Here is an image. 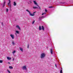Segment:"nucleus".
<instances>
[{
    "label": "nucleus",
    "instance_id": "12",
    "mask_svg": "<svg viewBox=\"0 0 73 73\" xmlns=\"http://www.w3.org/2000/svg\"><path fill=\"white\" fill-rule=\"evenodd\" d=\"M19 48L20 50L21 51V52H23V49L21 47H19Z\"/></svg>",
    "mask_w": 73,
    "mask_h": 73
},
{
    "label": "nucleus",
    "instance_id": "4",
    "mask_svg": "<svg viewBox=\"0 0 73 73\" xmlns=\"http://www.w3.org/2000/svg\"><path fill=\"white\" fill-rule=\"evenodd\" d=\"M9 2L8 3V5L9 6V7H10V9H11V0H9Z\"/></svg>",
    "mask_w": 73,
    "mask_h": 73
},
{
    "label": "nucleus",
    "instance_id": "28",
    "mask_svg": "<svg viewBox=\"0 0 73 73\" xmlns=\"http://www.w3.org/2000/svg\"><path fill=\"white\" fill-rule=\"evenodd\" d=\"M1 24H1L2 25V26L3 27V26H4V25H3V22H2Z\"/></svg>",
    "mask_w": 73,
    "mask_h": 73
},
{
    "label": "nucleus",
    "instance_id": "30",
    "mask_svg": "<svg viewBox=\"0 0 73 73\" xmlns=\"http://www.w3.org/2000/svg\"><path fill=\"white\" fill-rule=\"evenodd\" d=\"M55 66L56 68H57V65L56 64H55Z\"/></svg>",
    "mask_w": 73,
    "mask_h": 73
},
{
    "label": "nucleus",
    "instance_id": "2",
    "mask_svg": "<svg viewBox=\"0 0 73 73\" xmlns=\"http://www.w3.org/2000/svg\"><path fill=\"white\" fill-rule=\"evenodd\" d=\"M26 11H27V12H29V14L30 16H34V15H35L34 14H32V13H31V12H30V11H29V10H28V9L26 10Z\"/></svg>",
    "mask_w": 73,
    "mask_h": 73
},
{
    "label": "nucleus",
    "instance_id": "18",
    "mask_svg": "<svg viewBox=\"0 0 73 73\" xmlns=\"http://www.w3.org/2000/svg\"><path fill=\"white\" fill-rule=\"evenodd\" d=\"M33 8L34 9H38V8L37 7H33Z\"/></svg>",
    "mask_w": 73,
    "mask_h": 73
},
{
    "label": "nucleus",
    "instance_id": "27",
    "mask_svg": "<svg viewBox=\"0 0 73 73\" xmlns=\"http://www.w3.org/2000/svg\"><path fill=\"white\" fill-rule=\"evenodd\" d=\"M45 11L46 12H47V10H46V9H45Z\"/></svg>",
    "mask_w": 73,
    "mask_h": 73
},
{
    "label": "nucleus",
    "instance_id": "5",
    "mask_svg": "<svg viewBox=\"0 0 73 73\" xmlns=\"http://www.w3.org/2000/svg\"><path fill=\"white\" fill-rule=\"evenodd\" d=\"M33 2L35 5H36L40 9V7H39V6H38V5H37V2H36V1H34Z\"/></svg>",
    "mask_w": 73,
    "mask_h": 73
},
{
    "label": "nucleus",
    "instance_id": "11",
    "mask_svg": "<svg viewBox=\"0 0 73 73\" xmlns=\"http://www.w3.org/2000/svg\"><path fill=\"white\" fill-rule=\"evenodd\" d=\"M7 60H11V58L9 57H7Z\"/></svg>",
    "mask_w": 73,
    "mask_h": 73
},
{
    "label": "nucleus",
    "instance_id": "1",
    "mask_svg": "<svg viewBox=\"0 0 73 73\" xmlns=\"http://www.w3.org/2000/svg\"><path fill=\"white\" fill-rule=\"evenodd\" d=\"M45 56H46V54H45V53L43 52L41 54L40 58H44Z\"/></svg>",
    "mask_w": 73,
    "mask_h": 73
},
{
    "label": "nucleus",
    "instance_id": "26",
    "mask_svg": "<svg viewBox=\"0 0 73 73\" xmlns=\"http://www.w3.org/2000/svg\"><path fill=\"white\" fill-rule=\"evenodd\" d=\"M29 44H28V45H27V48H29Z\"/></svg>",
    "mask_w": 73,
    "mask_h": 73
},
{
    "label": "nucleus",
    "instance_id": "7",
    "mask_svg": "<svg viewBox=\"0 0 73 73\" xmlns=\"http://www.w3.org/2000/svg\"><path fill=\"white\" fill-rule=\"evenodd\" d=\"M50 53L51 54H53V49L51 48L50 49Z\"/></svg>",
    "mask_w": 73,
    "mask_h": 73
},
{
    "label": "nucleus",
    "instance_id": "32",
    "mask_svg": "<svg viewBox=\"0 0 73 73\" xmlns=\"http://www.w3.org/2000/svg\"><path fill=\"white\" fill-rule=\"evenodd\" d=\"M14 60H15V59L14 58H13V61H14Z\"/></svg>",
    "mask_w": 73,
    "mask_h": 73
},
{
    "label": "nucleus",
    "instance_id": "24",
    "mask_svg": "<svg viewBox=\"0 0 73 73\" xmlns=\"http://www.w3.org/2000/svg\"><path fill=\"white\" fill-rule=\"evenodd\" d=\"M6 12H8V9H6Z\"/></svg>",
    "mask_w": 73,
    "mask_h": 73
},
{
    "label": "nucleus",
    "instance_id": "25",
    "mask_svg": "<svg viewBox=\"0 0 73 73\" xmlns=\"http://www.w3.org/2000/svg\"><path fill=\"white\" fill-rule=\"evenodd\" d=\"M35 21H33L32 22V24H33L34 23H35Z\"/></svg>",
    "mask_w": 73,
    "mask_h": 73
},
{
    "label": "nucleus",
    "instance_id": "34",
    "mask_svg": "<svg viewBox=\"0 0 73 73\" xmlns=\"http://www.w3.org/2000/svg\"><path fill=\"white\" fill-rule=\"evenodd\" d=\"M44 15H45V14H46V13H44Z\"/></svg>",
    "mask_w": 73,
    "mask_h": 73
},
{
    "label": "nucleus",
    "instance_id": "6",
    "mask_svg": "<svg viewBox=\"0 0 73 73\" xmlns=\"http://www.w3.org/2000/svg\"><path fill=\"white\" fill-rule=\"evenodd\" d=\"M10 36L11 37L12 39H14L15 38V35H14L11 34L10 35Z\"/></svg>",
    "mask_w": 73,
    "mask_h": 73
},
{
    "label": "nucleus",
    "instance_id": "3",
    "mask_svg": "<svg viewBox=\"0 0 73 73\" xmlns=\"http://www.w3.org/2000/svg\"><path fill=\"white\" fill-rule=\"evenodd\" d=\"M22 69L23 70H27V66H23Z\"/></svg>",
    "mask_w": 73,
    "mask_h": 73
},
{
    "label": "nucleus",
    "instance_id": "31",
    "mask_svg": "<svg viewBox=\"0 0 73 73\" xmlns=\"http://www.w3.org/2000/svg\"><path fill=\"white\" fill-rule=\"evenodd\" d=\"M49 8H52L53 7H49Z\"/></svg>",
    "mask_w": 73,
    "mask_h": 73
},
{
    "label": "nucleus",
    "instance_id": "17",
    "mask_svg": "<svg viewBox=\"0 0 73 73\" xmlns=\"http://www.w3.org/2000/svg\"><path fill=\"white\" fill-rule=\"evenodd\" d=\"M16 2H14V6H16Z\"/></svg>",
    "mask_w": 73,
    "mask_h": 73
},
{
    "label": "nucleus",
    "instance_id": "29",
    "mask_svg": "<svg viewBox=\"0 0 73 73\" xmlns=\"http://www.w3.org/2000/svg\"><path fill=\"white\" fill-rule=\"evenodd\" d=\"M44 13H42V16L43 15H44Z\"/></svg>",
    "mask_w": 73,
    "mask_h": 73
},
{
    "label": "nucleus",
    "instance_id": "8",
    "mask_svg": "<svg viewBox=\"0 0 73 73\" xmlns=\"http://www.w3.org/2000/svg\"><path fill=\"white\" fill-rule=\"evenodd\" d=\"M43 17H44L42 16L41 17H40L39 18V21H41V18H43Z\"/></svg>",
    "mask_w": 73,
    "mask_h": 73
},
{
    "label": "nucleus",
    "instance_id": "20",
    "mask_svg": "<svg viewBox=\"0 0 73 73\" xmlns=\"http://www.w3.org/2000/svg\"><path fill=\"white\" fill-rule=\"evenodd\" d=\"M62 68H61V70L60 71V73H62Z\"/></svg>",
    "mask_w": 73,
    "mask_h": 73
},
{
    "label": "nucleus",
    "instance_id": "23",
    "mask_svg": "<svg viewBox=\"0 0 73 73\" xmlns=\"http://www.w3.org/2000/svg\"><path fill=\"white\" fill-rule=\"evenodd\" d=\"M0 63H3V60H0Z\"/></svg>",
    "mask_w": 73,
    "mask_h": 73
},
{
    "label": "nucleus",
    "instance_id": "16",
    "mask_svg": "<svg viewBox=\"0 0 73 73\" xmlns=\"http://www.w3.org/2000/svg\"><path fill=\"white\" fill-rule=\"evenodd\" d=\"M5 1H4L3 3V7H4V6L5 5Z\"/></svg>",
    "mask_w": 73,
    "mask_h": 73
},
{
    "label": "nucleus",
    "instance_id": "9",
    "mask_svg": "<svg viewBox=\"0 0 73 73\" xmlns=\"http://www.w3.org/2000/svg\"><path fill=\"white\" fill-rule=\"evenodd\" d=\"M16 27L17 28H18L19 29V30H20V27L18 25H17L16 26Z\"/></svg>",
    "mask_w": 73,
    "mask_h": 73
},
{
    "label": "nucleus",
    "instance_id": "15",
    "mask_svg": "<svg viewBox=\"0 0 73 73\" xmlns=\"http://www.w3.org/2000/svg\"><path fill=\"white\" fill-rule=\"evenodd\" d=\"M9 69H13V67H12V66H9Z\"/></svg>",
    "mask_w": 73,
    "mask_h": 73
},
{
    "label": "nucleus",
    "instance_id": "10",
    "mask_svg": "<svg viewBox=\"0 0 73 73\" xmlns=\"http://www.w3.org/2000/svg\"><path fill=\"white\" fill-rule=\"evenodd\" d=\"M41 29H42V28H41V26H39V31H41Z\"/></svg>",
    "mask_w": 73,
    "mask_h": 73
},
{
    "label": "nucleus",
    "instance_id": "14",
    "mask_svg": "<svg viewBox=\"0 0 73 73\" xmlns=\"http://www.w3.org/2000/svg\"><path fill=\"white\" fill-rule=\"evenodd\" d=\"M12 43L13 45H15V42L14 41H12Z\"/></svg>",
    "mask_w": 73,
    "mask_h": 73
},
{
    "label": "nucleus",
    "instance_id": "33",
    "mask_svg": "<svg viewBox=\"0 0 73 73\" xmlns=\"http://www.w3.org/2000/svg\"><path fill=\"white\" fill-rule=\"evenodd\" d=\"M8 64H10V62H8Z\"/></svg>",
    "mask_w": 73,
    "mask_h": 73
},
{
    "label": "nucleus",
    "instance_id": "35",
    "mask_svg": "<svg viewBox=\"0 0 73 73\" xmlns=\"http://www.w3.org/2000/svg\"><path fill=\"white\" fill-rule=\"evenodd\" d=\"M33 13H35V12H34Z\"/></svg>",
    "mask_w": 73,
    "mask_h": 73
},
{
    "label": "nucleus",
    "instance_id": "19",
    "mask_svg": "<svg viewBox=\"0 0 73 73\" xmlns=\"http://www.w3.org/2000/svg\"><path fill=\"white\" fill-rule=\"evenodd\" d=\"M16 32L17 33V34H19V31H16Z\"/></svg>",
    "mask_w": 73,
    "mask_h": 73
},
{
    "label": "nucleus",
    "instance_id": "22",
    "mask_svg": "<svg viewBox=\"0 0 73 73\" xmlns=\"http://www.w3.org/2000/svg\"><path fill=\"white\" fill-rule=\"evenodd\" d=\"M16 52V51H14L13 52H12V53L13 54H14V53H15Z\"/></svg>",
    "mask_w": 73,
    "mask_h": 73
},
{
    "label": "nucleus",
    "instance_id": "21",
    "mask_svg": "<svg viewBox=\"0 0 73 73\" xmlns=\"http://www.w3.org/2000/svg\"><path fill=\"white\" fill-rule=\"evenodd\" d=\"M7 71L8 72V73H11V72L8 70H7Z\"/></svg>",
    "mask_w": 73,
    "mask_h": 73
},
{
    "label": "nucleus",
    "instance_id": "13",
    "mask_svg": "<svg viewBox=\"0 0 73 73\" xmlns=\"http://www.w3.org/2000/svg\"><path fill=\"white\" fill-rule=\"evenodd\" d=\"M42 31H44V27L43 26H42Z\"/></svg>",
    "mask_w": 73,
    "mask_h": 73
}]
</instances>
